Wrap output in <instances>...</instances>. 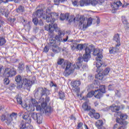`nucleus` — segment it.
Segmentation results:
<instances>
[{
    "mask_svg": "<svg viewBox=\"0 0 129 129\" xmlns=\"http://www.w3.org/2000/svg\"><path fill=\"white\" fill-rule=\"evenodd\" d=\"M93 55L94 56H97L96 57V60L97 61L96 66L97 67L96 72L99 73L101 71V70L99 69L102 66V61H101V58L103 57L102 52L100 51V50L98 48L94 47V46L92 44L87 46L85 48V53L83 54V57L80 56L78 58V61L77 62V65L78 66L77 68H79L81 66V62L84 61L85 62H88V60L90 59L91 56V52H93Z\"/></svg>",
    "mask_w": 129,
    "mask_h": 129,
    "instance_id": "obj_1",
    "label": "nucleus"
},
{
    "mask_svg": "<svg viewBox=\"0 0 129 129\" xmlns=\"http://www.w3.org/2000/svg\"><path fill=\"white\" fill-rule=\"evenodd\" d=\"M58 17L59 14L58 13H52L49 15H43V10H38L36 13L33 14L32 22L35 26H37L38 24L40 26H42L43 25V21H46L47 23L51 22L53 24L54 21L58 19Z\"/></svg>",
    "mask_w": 129,
    "mask_h": 129,
    "instance_id": "obj_2",
    "label": "nucleus"
},
{
    "mask_svg": "<svg viewBox=\"0 0 129 129\" xmlns=\"http://www.w3.org/2000/svg\"><path fill=\"white\" fill-rule=\"evenodd\" d=\"M15 81L17 83V89H27L30 91L32 85L36 82V77H33L31 80L27 78L22 77L21 75H18L15 77Z\"/></svg>",
    "mask_w": 129,
    "mask_h": 129,
    "instance_id": "obj_3",
    "label": "nucleus"
},
{
    "mask_svg": "<svg viewBox=\"0 0 129 129\" xmlns=\"http://www.w3.org/2000/svg\"><path fill=\"white\" fill-rule=\"evenodd\" d=\"M75 65H76V64L73 66L71 62H69L67 60H66L62 66V68L65 69L63 75H64V76H69V75L72 74V73L74 72V69L76 68H75Z\"/></svg>",
    "mask_w": 129,
    "mask_h": 129,
    "instance_id": "obj_4",
    "label": "nucleus"
},
{
    "mask_svg": "<svg viewBox=\"0 0 129 129\" xmlns=\"http://www.w3.org/2000/svg\"><path fill=\"white\" fill-rule=\"evenodd\" d=\"M114 116L117 117L116 121V122H118V123H119L120 125L119 126H125L126 128V127H125V125L126 124H127V122L125 119L127 118V115L126 114H122L120 112H118L114 114ZM118 116H119L120 118H118Z\"/></svg>",
    "mask_w": 129,
    "mask_h": 129,
    "instance_id": "obj_5",
    "label": "nucleus"
},
{
    "mask_svg": "<svg viewBox=\"0 0 129 129\" xmlns=\"http://www.w3.org/2000/svg\"><path fill=\"white\" fill-rule=\"evenodd\" d=\"M79 29L83 30V29H86L87 27H89V26H90V25L92 24V18H90L87 21V20H85L84 17L81 16L79 18Z\"/></svg>",
    "mask_w": 129,
    "mask_h": 129,
    "instance_id": "obj_6",
    "label": "nucleus"
},
{
    "mask_svg": "<svg viewBox=\"0 0 129 129\" xmlns=\"http://www.w3.org/2000/svg\"><path fill=\"white\" fill-rule=\"evenodd\" d=\"M51 91L46 88L39 87L34 91V96L35 97H42L44 95H50Z\"/></svg>",
    "mask_w": 129,
    "mask_h": 129,
    "instance_id": "obj_7",
    "label": "nucleus"
},
{
    "mask_svg": "<svg viewBox=\"0 0 129 129\" xmlns=\"http://www.w3.org/2000/svg\"><path fill=\"white\" fill-rule=\"evenodd\" d=\"M64 34L62 30H58V35H56L55 38L50 37L49 39V43L51 46H54L56 43V40L59 42H63V39H62V36H64Z\"/></svg>",
    "mask_w": 129,
    "mask_h": 129,
    "instance_id": "obj_8",
    "label": "nucleus"
},
{
    "mask_svg": "<svg viewBox=\"0 0 129 129\" xmlns=\"http://www.w3.org/2000/svg\"><path fill=\"white\" fill-rule=\"evenodd\" d=\"M17 74V71L15 68L10 69L9 68H6L4 73V76L6 77H13Z\"/></svg>",
    "mask_w": 129,
    "mask_h": 129,
    "instance_id": "obj_9",
    "label": "nucleus"
},
{
    "mask_svg": "<svg viewBox=\"0 0 129 129\" xmlns=\"http://www.w3.org/2000/svg\"><path fill=\"white\" fill-rule=\"evenodd\" d=\"M81 84V82L80 81H75L74 82H72V86H73V89L76 93H79L80 91V89L79 88V86Z\"/></svg>",
    "mask_w": 129,
    "mask_h": 129,
    "instance_id": "obj_10",
    "label": "nucleus"
},
{
    "mask_svg": "<svg viewBox=\"0 0 129 129\" xmlns=\"http://www.w3.org/2000/svg\"><path fill=\"white\" fill-rule=\"evenodd\" d=\"M54 22H55V21ZM54 22L52 23L51 22H49V23H50V24H49V25H45L44 27L45 30L46 31H49V33L51 34V35L52 36V37L53 36V32H54V28H53V26H52V25L54 24Z\"/></svg>",
    "mask_w": 129,
    "mask_h": 129,
    "instance_id": "obj_11",
    "label": "nucleus"
},
{
    "mask_svg": "<svg viewBox=\"0 0 129 129\" xmlns=\"http://www.w3.org/2000/svg\"><path fill=\"white\" fill-rule=\"evenodd\" d=\"M78 60V59H77L76 63V64H75L76 69H80V68H82L81 69V70H82V71H85V70H87V69L88 68V67H87V65H86V64L82 65V62H83V60L82 61V62H81L80 67L79 68H77V67H78V66H77V61Z\"/></svg>",
    "mask_w": 129,
    "mask_h": 129,
    "instance_id": "obj_12",
    "label": "nucleus"
},
{
    "mask_svg": "<svg viewBox=\"0 0 129 129\" xmlns=\"http://www.w3.org/2000/svg\"><path fill=\"white\" fill-rule=\"evenodd\" d=\"M82 107L84 111H89L91 109V107L88 105V102L87 101L82 104Z\"/></svg>",
    "mask_w": 129,
    "mask_h": 129,
    "instance_id": "obj_13",
    "label": "nucleus"
},
{
    "mask_svg": "<svg viewBox=\"0 0 129 129\" xmlns=\"http://www.w3.org/2000/svg\"><path fill=\"white\" fill-rule=\"evenodd\" d=\"M113 40L117 43L116 45V47H119V46H120V38H119V34H115L113 37Z\"/></svg>",
    "mask_w": 129,
    "mask_h": 129,
    "instance_id": "obj_14",
    "label": "nucleus"
},
{
    "mask_svg": "<svg viewBox=\"0 0 129 129\" xmlns=\"http://www.w3.org/2000/svg\"><path fill=\"white\" fill-rule=\"evenodd\" d=\"M103 95V93L101 92L98 90H95L94 91V96L95 98H97L98 99H100V98H101Z\"/></svg>",
    "mask_w": 129,
    "mask_h": 129,
    "instance_id": "obj_15",
    "label": "nucleus"
},
{
    "mask_svg": "<svg viewBox=\"0 0 129 129\" xmlns=\"http://www.w3.org/2000/svg\"><path fill=\"white\" fill-rule=\"evenodd\" d=\"M80 6L81 7H84V6H87L90 5V0H81L80 1Z\"/></svg>",
    "mask_w": 129,
    "mask_h": 129,
    "instance_id": "obj_16",
    "label": "nucleus"
},
{
    "mask_svg": "<svg viewBox=\"0 0 129 129\" xmlns=\"http://www.w3.org/2000/svg\"><path fill=\"white\" fill-rule=\"evenodd\" d=\"M0 12L2 13V15H4L6 18L9 17V11L5 7H3L0 9Z\"/></svg>",
    "mask_w": 129,
    "mask_h": 129,
    "instance_id": "obj_17",
    "label": "nucleus"
},
{
    "mask_svg": "<svg viewBox=\"0 0 129 129\" xmlns=\"http://www.w3.org/2000/svg\"><path fill=\"white\" fill-rule=\"evenodd\" d=\"M110 109L113 112H116V111H118L120 109V108L119 106L113 104L110 106Z\"/></svg>",
    "mask_w": 129,
    "mask_h": 129,
    "instance_id": "obj_18",
    "label": "nucleus"
},
{
    "mask_svg": "<svg viewBox=\"0 0 129 129\" xmlns=\"http://www.w3.org/2000/svg\"><path fill=\"white\" fill-rule=\"evenodd\" d=\"M103 125V121L102 120H99L98 121L96 122V126L98 129H104V128H102L101 126Z\"/></svg>",
    "mask_w": 129,
    "mask_h": 129,
    "instance_id": "obj_19",
    "label": "nucleus"
},
{
    "mask_svg": "<svg viewBox=\"0 0 129 129\" xmlns=\"http://www.w3.org/2000/svg\"><path fill=\"white\" fill-rule=\"evenodd\" d=\"M118 52V48L117 47L115 46V47H110L109 48V53L110 54H115V53Z\"/></svg>",
    "mask_w": 129,
    "mask_h": 129,
    "instance_id": "obj_20",
    "label": "nucleus"
},
{
    "mask_svg": "<svg viewBox=\"0 0 129 129\" xmlns=\"http://www.w3.org/2000/svg\"><path fill=\"white\" fill-rule=\"evenodd\" d=\"M69 19V14L68 13H66V14H61L60 16V19L61 21H64V20H66V21H68Z\"/></svg>",
    "mask_w": 129,
    "mask_h": 129,
    "instance_id": "obj_21",
    "label": "nucleus"
},
{
    "mask_svg": "<svg viewBox=\"0 0 129 129\" xmlns=\"http://www.w3.org/2000/svg\"><path fill=\"white\" fill-rule=\"evenodd\" d=\"M24 70H25V64L24 63H19L18 69L19 73H23Z\"/></svg>",
    "mask_w": 129,
    "mask_h": 129,
    "instance_id": "obj_22",
    "label": "nucleus"
},
{
    "mask_svg": "<svg viewBox=\"0 0 129 129\" xmlns=\"http://www.w3.org/2000/svg\"><path fill=\"white\" fill-rule=\"evenodd\" d=\"M114 7L115 8H118L119 7H121L122 6V4L119 0H115L113 3Z\"/></svg>",
    "mask_w": 129,
    "mask_h": 129,
    "instance_id": "obj_23",
    "label": "nucleus"
},
{
    "mask_svg": "<svg viewBox=\"0 0 129 129\" xmlns=\"http://www.w3.org/2000/svg\"><path fill=\"white\" fill-rule=\"evenodd\" d=\"M16 12L18 14H21L25 12V8L23 6H19L18 8L16 9Z\"/></svg>",
    "mask_w": 129,
    "mask_h": 129,
    "instance_id": "obj_24",
    "label": "nucleus"
},
{
    "mask_svg": "<svg viewBox=\"0 0 129 129\" xmlns=\"http://www.w3.org/2000/svg\"><path fill=\"white\" fill-rule=\"evenodd\" d=\"M122 21L123 24L125 25L126 29H128V28H129V24L127 23V20L125 19V17H122Z\"/></svg>",
    "mask_w": 129,
    "mask_h": 129,
    "instance_id": "obj_25",
    "label": "nucleus"
},
{
    "mask_svg": "<svg viewBox=\"0 0 129 129\" xmlns=\"http://www.w3.org/2000/svg\"><path fill=\"white\" fill-rule=\"evenodd\" d=\"M52 50L53 53L57 54L61 51V48L58 46H53Z\"/></svg>",
    "mask_w": 129,
    "mask_h": 129,
    "instance_id": "obj_26",
    "label": "nucleus"
},
{
    "mask_svg": "<svg viewBox=\"0 0 129 129\" xmlns=\"http://www.w3.org/2000/svg\"><path fill=\"white\" fill-rule=\"evenodd\" d=\"M14 121V120L11 118V117L9 115L6 117V123L7 125H10L11 123H12V122Z\"/></svg>",
    "mask_w": 129,
    "mask_h": 129,
    "instance_id": "obj_27",
    "label": "nucleus"
},
{
    "mask_svg": "<svg viewBox=\"0 0 129 129\" xmlns=\"http://www.w3.org/2000/svg\"><path fill=\"white\" fill-rule=\"evenodd\" d=\"M89 111V115L91 118H93L94 117V114L96 113L95 110L94 109H90Z\"/></svg>",
    "mask_w": 129,
    "mask_h": 129,
    "instance_id": "obj_28",
    "label": "nucleus"
},
{
    "mask_svg": "<svg viewBox=\"0 0 129 129\" xmlns=\"http://www.w3.org/2000/svg\"><path fill=\"white\" fill-rule=\"evenodd\" d=\"M26 109L28 111H34L35 110V107L32 104H30L29 106L26 107Z\"/></svg>",
    "mask_w": 129,
    "mask_h": 129,
    "instance_id": "obj_29",
    "label": "nucleus"
},
{
    "mask_svg": "<svg viewBox=\"0 0 129 129\" xmlns=\"http://www.w3.org/2000/svg\"><path fill=\"white\" fill-rule=\"evenodd\" d=\"M10 117L14 120H16L18 118V113L16 112H12L10 115Z\"/></svg>",
    "mask_w": 129,
    "mask_h": 129,
    "instance_id": "obj_30",
    "label": "nucleus"
},
{
    "mask_svg": "<svg viewBox=\"0 0 129 129\" xmlns=\"http://www.w3.org/2000/svg\"><path fill=\"white\" fill-rule=\"evenodd\" d=\"M37 123H42V120H43V116L40 114H38L37 118H36Z\"/></svg>",
    "mask_w": 129,
    "mask_h": 129,
    "instance_id": "obj_31",
    "label": "nucleus"
},
{
    "mask_svg": "<svg viewBox=\"0 0 129 129\" xmlns=\"http://www.w3.org/2000/svg\"><path fill=\"white\" fill-rule=\"evenodd\" d=\"M103 74L101 73H98V74L96 75L95 76V78H97V79H98L99 80H102L103 79Z\"/></svg>",
    "mask_w": 129,
    "mask_h": 129,
    "instance_id": "obj_32",
    "label": "nucleus"
},
{
    "mask_svg": "<svg viewBox=\"0 0 129 129\" xmlns=\"http://www.w3.org/2000/svg\"><path fill=\"white\" fill-rule=\"evenodd\" d=\"M98 90H99L100 92H101L102 93H105L106 91H105V86L104 85H101L99 87V89Z\"/></svg>",
    "mask_w": 129,
    "mask_h": 129,
    "instance_id": "obj_33",
    "label": "nucleus"
},
{
    "mask_svg": "<svg viewBox=\"0 0 129 129\" xmlns=\"http://www.w3.org/2000/svg\"><path fill=\"white\" fill-rule=\"evenodd\" d=\"M64 63H65V60L63 58H59L57 60V64L61 65V67L62 65H64Z\"/></svg>",
    "mask_w": 129,
    "mask_h": 129,
    "instance_id": "obj_34",
    "label": "nucleus"
},
{
    "mask_svg": "<svg viewBox=\"0 0 129 129\" xmlns=\"http://www.w3.org/2000/svg\"><path fill=\"white\" fill-rule=\"evenodd\" d=\"M84 47V44H77L76 49L77 50H79V51H82V50H83Z\"/></svg>",
    "mask_w": 129,
    "mask_h": 129,
    "instance_id": "obj_35",
    "label": "nucleus"
},
{
    "mask_svg": "<svg viewBox=\"0 0 129 129\" xmlns=\"http://www.w3.org/2000/svg\"><path fill=\"white\" fill-rule=\"evenodd\" d=\"M13 1H14L15 3H19V1L20 0H0V4H2V3L7 4L8 2H13Z\"/></svg>",
    "mask_w": 129,
    "mask_h": 129,
    "instance_id": "obj_36",
    "label": "nucleus"
},
{
    "mask_svg": "<svg viewBox=\"0 0 129 129\" xmlns=\"http://www.w3.org/2000/svg\"><path fill=\"white\" fill-rule=\"evenodd\" d=\"M58 95L60 99H64L65 97V93L64 92L62 91L59 92Z\"/></svg>",
    "mask_w": 129,
    "mask_h": 129,
    "instance_id": "obj_37",
    "label": "nucleus"
},
{
    "mask_svg": "<svg viewBox=\"0 0 129 129\" xmlns=\"http://www.w3.org/2000/svg\"><path fill=\"white\" fill-rule=\"evenodd\" d=\"M109 71H110V69L107 68H106L104 71L103 72L102 74H103V75H104L105 76L106 75H108V73H109Z\"/></svg>",
    "mask_w": 129,
    "mask_h": 129,
    "instance_id": "obj_38",
    "label": "nucleus"
},
{
    "mask_svg": "<svg viewBox=\"0 0 129 129\" xmlns=\"http://www.w3.org/2000/svg\"><path fill=\"white\" fill-rule=\"evenodd\" d=\"M90 1V5H92L95 7L96 5H97V3H98V1L96 0H89Z\"/></svg>",
    "mask_w": 129,
    "mask_h": 129,
    "instance_id": "obj_39",
    "label": "nucleus"
},
{
    "mask_svg": "<svg viewBox=\"0 0 129 129\" xmlns=\"http://www.w3.org/2000/svg\"><path fill=\"white\" fill-rule=\"evenodd\" d=\"M6 44V39L4 37H0V46H3Z\"/></svg>",
    "mask_w": 129,
    "mask_h": 129,
    "instance_id": "obj_40",
    "label": "nucleus"
},
{
    "mask_svg": "<svg viewBox=\"0 0 129 129\" xmlns=\"http://www.w3.org/2000/svg\"><path fill=\"white\" fill-rule=\"evenodd\" d=\"M38 115H39V114H37L36 113H31V117H32V118L34 120H36Z\"/></svg>",
    "mask_w": 129,
    "mask_h": 129,
    "instance_id": "obj_41",
    "label": "nucleus"
},
{
    "mask_svg": "<svg viewBox=\"0 0 129 129\" xmlns=\"http://www.w3.org/2000/svg\"><path fill=\"white\" fill-rule=\"evenodd\" d=\"M76 47H77V43L76 42L73 43L71 45V48L73 50H75V49H76Z\"/></svg>",
    "mask_w": 129,
    "mask_h": 129,
    "instance_id": "obj_42",
    "label": "nucleus"
},
{
    "mask_svg": "<svg viewBox=\"0 0 129 129\" xmlns=\"http://www.w3.org/2000/svg\"><path fill=\"white\" fill-rule=\"evenodd\" d=\"M25 28L27 30H30L31 29V22H28L26 25H24Z\"/></svg>",
    "mask_w": 129,
    "mask_h": 129,
    "instance_id": "obj_43",
    "label": "nucleus"
},
{
    "mask_svg": "<svg viewBox=\"0 0 129 129\" xmlns=\"http://www.w3.org/2000/svg\"><path fill=\"white\" fill-rule=\"evenodd\" d=\"M46 14L45 13L44 14V11H43V14L46 15V16H49V15H52V14H56V13H52L50 14V9H46Z\"/></svg>",
    "mask_w": 129,
    "mask_h": 129,
    "instance_id": "obj_44",
    "label": "nucleus"
},
{
    "mask_svg": "<svg viewBox=\"0 0 129 129\" xmlns=\"http://www.w3.org/2000/svg\"><path fill=\"white\" fill-rule=\"evenodd\" d=\"M93 95H94V91H92L88 93L87 95V97H89V98L92 97Z\"/></svg>",
    "mask_w": 129,
    "mask_h": 129,
    "instance_id": "obj_45",
    "label": "nucleus"
},
{
    "mask_svg": "<svg viewBox=\"0 0 129 129\" xmlns=\"http://www.w3.org/2000/svg\"><path fill=\"white\" fill-rule=\"evenodd\" d=\"M4 83L5 84V85H8V84H10V79L9 78H5L4 80Z\"/></svg>",
    "mask_w": 129,
    "mask_h": 129,
    "instance_id": "obj_46",
    "label": "nucleus"
},
{
    "mask_svg": "<svg viewBox=\"0 0 129 129\" xmlns=\"http://www.w3.org/2000/svg\"><path fill=\"white\" fill-rule=\"evenodd\" d=\"M72 4L73 6H77L78 7L79 4H78V0H72Z\"/></svg>",
    "mask_w": 129,
    "mask_h": 129,
    "instance_id": "obj_47",
    "label": "nucleus"
},
{
    "mask_svg": "<svg viewBox=\"0 0 129 129\" xmlns=\"http://www.w3.org/2000/svg\"><path fill=\"white\" fill-rule=\"evenodd\" d=\"M17 103H18V104H22L23 101L22 100V98L21 97H18L17 98Z\"/></svg>",
    "mask_w": 129,
    "mask_h": 129,
    "instance_id": "obj_48",
    "label": "nucleus"
},
{
    "mask_svg": "<svg viewBox=\"0 0 129 129\" xmlns=\"http://www.w3.org/2000/svg\"><path fill=\"white\" fill-rule=\"evenodd\" d=\"M115 95L118 97H120L121 96V94H120V92L119 90H116L115 91Z\"/></svg>",
    "mask_w": 129,
    "mask_h": 129,
    "instance_id": "obj_49",
    "label": "nucleus"
},
{
    "mask_svg": "<svg viewBox=\"0 0 129 129\" xmlns=\"http://www.w3.org/2000/svg\"><path fill=\"white\" fill-rule=\"evenodd\" d=\"M99 117H100V115L99 114V113L96 112V113H95L94 115L93 118H95L96 119H98Z\"/></svg>",
    "mask_w": 129,
    "mask_h": 129,
    "instance_id": "obj_50",
    "label": "nucleus"
},
{
    "mask_svg": "<svg viewBox=\"0 0 129 129\" xmlns=\"http://www.w3.org/2000/svg\"><path fill=\"white\" fill-rule=\"evenodd\" d=\"M31 103H32V105H34V106H36V105L37 104V101L34 99H31Z\"/></svg>",
    "mask_w": 129,
    "mask_h": 129,
    "instance_id": "obj_51",
    "label": "nucleus"
},
{
    "mask_svg": "<svg viewBox=\"0 0 129 129\" xmlns=\"http://www.w3.org/2000/svg\"><path fill=\"white\" fill-rule=\"evenodd\" d=\"M52 28H53V31L54 30L57 32V30H58V27L57 26V25L56 24H52Z\"/></svg>",
    "mask_w": 129,
    "mask_h": 129,
    "instance_id": "obj_52",
    "label": "nucleus"
},
{
    "mask_svg": "<svg viewBox=\"0 0 129 129\" xmlns=\"http://www.w3.org/2000/svg\"><path fill=\"white\" fill-rule=\"evenodd\" d=\"M83 125V123L80 122L78 124V128L77 129H82V126Z\"/></svg>",
    "mask_w": 129,
    "mask_h": 129,
    "instance_id": "obj_53",
    "label": "nucleus"
},
{
    "mask_svg": "<svg viewBox=\"0 0 129 129\" xmlns=\"http://www.w3.org/2000/svg\"><path fill=\"white\" fill-rule=\"evenodd\" d=\"M51 108L50 106L47 107L46 109H45V112H51Z\"/></svg>",
    "mask_w": 129,
    "mask_h": 129,
    "instance_id": "obj_54",
    "label": "nucleus"
},
{
    "mask_svg": "<svg viewBox=\"0 0 129 129\" xmlns=\"http://www.w3.org/2000/svg\"><path fill=\"white\" fill-rule=\"evenodd\" d=\"M47 103L45 102H43V103H41V107L42 108H45L46 106H47Z\"/></svg>",
    "mask_w": 129,
    "mask_h": 129,
    "instance_id": "obj_55",
    "label": "nucleus"
},
{
    "mask_svg": "<svg viewBox=\"0 0 129 129\" xmlns=\"http://www.w3.org/2000/svg\"><path fill=\"white\" fill-rule=\"evenodd\" d=\"M1 120L2 121H5V120H7L6 115H2V116H1Z\"/></svg>",
    "mask_w": 129,
    "mask_h": 129,
    "instance_id": "obj_56",
    "label": "nucleus"
},
{
    "mask_svg": "<svg viewBox=\"0 0 129 129\" xmlns=\"http://www.w3.org/2000/svg\"><path fill=\"white\" fill-rule=\"evenodd\" d=\"M41 109H42V106H41L40 105L36 106V110L37 111H40V110H41Z\"/></svg>",
    "mask_w": 129,
    "mask_h": 129,
    "instance_id": "obj_57",
    "label": "nucleus"
},
{
    "mask_svg": "<svg viewBox=\"0 0 129 129\" xmlns=\"http://www.w3.org/2000/svg\"><path fill=\"white\" fill-rule=\"evenodd\" d=\"M16 87V85L15 84H11L10 85L9 88L10 89H13V88H15Z\"/></svg>",
    "mask_w": 129,
    "mask_h": 129,
    "instance_id": "obj_58",
    "label": "nucleus"
},
{
    "mask_svg": "<svg viewBox=\"0 0 129 129\" xmlns=\"http://www.w3.org/2000/svg\"><path fill=\"white\" fill-rule=\"evenodd\" d=\"M33 32H35V33H38L39 32V28L37 27H35L33 28Z\"/></svg>",
    "mask_w": 129,
    "mask_h": 129,
    "instance_id": "obj_59",
    "label": "nucleus"
},
{
    "mask_svg": "<svg viewBox=\"0 0 129 129\" xmlns=\"http://www.w3.org/2000/svg\"><path fill=\"white\" fill-rule=\"evenodd\" d=\"M54 5L58 6L60 4V0H54Z\"/></svg>",
    "mask_w": 129,
    "mask_h": 129,
    "instance_id": "obj_60",
    "label": "nucleus"
},
{
    "mask_svg": "<svg viewBox=\"0 0 129 129\" xmlns=\"http://www.w3.org/2000/svg\"><path fill=\"white\" fill-rule=\"evenodd\" d=\"M49 101H50V97L47 96L45 98V102L48 103V102H49Z\"/></svg>",
    "mask_w": 129,
    "mask_h": 129,
    "instance_id": "obj_61",
    "label": "nucleus"
},
{
    "mask_svg": "<svg viewBox=\"0 0 129 129\" xmlns=\"http://www.w3.org/2000/svg\"><path fill=\"white\" fill-rule=\"evenodd\" d=\"M50 86L51 87H57V85L54 84V83H53V82H51V83L50 84Z\"/></svg>",
    "mask_w": 129,
    "mask_h": 129,
    "instance_id": "obj_62",
    "label": "nucleus"
},
{
    "mask_svg": "<svg viewBox=\"0 0 129 129\" xmlns=\"http://www.w3.org/2000/svg\"><path fill=\"white\" fill-rule=\"evenodd\" d=\"M108 90H113V87L112 86V85L108 86Z\"/></svg>",
    "mask_w": 129,
    "mask_h": 129,
    "instance_id": "obj_63",
    "label": "nucleus"
},
{
    "mask_svg": "<svg viewBox=\"0 0 129 129\" xmlns=\"http://www.w3.org/2000/svg\"><path fill=\"white\" fill-rule=\"evenodd\" d=\"M118 129H125V126H120L118 127Z\"/></svg>",
    "mask_w": 129,
    "mask_h": 129,
    "instance_id": "obj_64",
    "label": "nucleus"
}]
</instances>
